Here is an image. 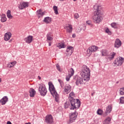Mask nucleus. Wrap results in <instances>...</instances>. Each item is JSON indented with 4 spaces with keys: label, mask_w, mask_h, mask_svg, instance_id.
<instances>
[{
    "label": "nucleus",
    "mask_w": 124,
    "mask_h": 124,
    "mask_svg": "<svg viewBox=\"0 0 124 124\" xmlns=\"http://www.w3.org/2000/svg\"><path fill=\"white\" fill-rule=\"evenodd\" d=\"M25 124H31V123L29 122V123H26Z\"/></svg>",
    "instance_id": "50"
},
{
    "label": "nucleus",
    "mask_w": 124,
    "mask_h": 124,
    "mask_svg": "<svg viewBox=\"0 0 124 124\" xmlns=\"http://www.w3.org/2000/svg\"><path fill=\"white\" fill-rule=\"evenodd\" d=\"M66 52L68 53L69 55H72V53H73V47L71 46H68Z\"/></svg>",
    "instance_id": "19"
},
{
    "label": "nucleus",
    "mask_w": 124,
    "mask_h": 124,
    "mask_svg": "<svg viewBox=\"0 0 124 124\" xmlns=\"http://www.w3.org/2000/svg\"><path fill=\"white\" fill-rule=\"evenodd\" d=\"M76 31H77V32H78V33H79V32H80V31H82V28L77 29Z\"/></svg>",
    "instance_id": "44"
},
{
    "label": "nucleus",
    "mask_w": 124,
    "mask_h": 124,
    "mask_svg": "<svg viewBox=\"0 0 124 124\" xmlns=\"http://www.w3.org/2000/svg\"><path fill=\"white\" fill-rule=\"evenodd\" d=\"M29 92L30 97H34V95L36 93L35 90L33 88H30Z\"/></svg>",
    "instance_id": "15"
},
{
    "label": "nucleus",
    "mask_w": 124,
    "mask_h": 124,
    "mask_svg": "<svg viewBox=\"0 0 124 124\" xmlns=\"http://www.w3.org/2000/svg\"><path fill=\"white\" fill-rule=\"evenodd\" d=\"M124 58L122 57H117L113 62L115 66H121L124 63Z\"/></svg>",
    "instance_id": "6"
},
{
    "label": "nucleus",
    "mask_w": 124,
    "mask_h": 124,
    "mask_svg": "<svg viewBox=\"0 0 124 124\" xmlns=\"http://www.w3.org/2000/svg\"><path fill=\"white\" fill-rule=\"evenodd\" d=\"M48 86L49 92H50L51 94L53 95V97H54L55 101H56V102H59V101L60 100V96L58 95L57 91H56L54 85H53L52 82H49Z\"/></svg>",
    "instance_id": "3"
},
{
    "label": "nucleus",
    "mask_w": 124,
    "mask_h": 124,
    "mask_svg": "<svg viewBox=\"0 0 124 124\" xmlns=\"http://www.w3.org/2000/svg\"><path fill=\"white\" fill-rule=\"evenodd\" d=\"M65 29L66 30V32H69V33H71L73 30V28H72V25L70 24H68V26H66L65 27Z\"/></svg>",
    "instance_id": "17"
},
{
    "label": "nucleus",
    "mask_w": 124,
    "mask_h": 124,
    "mask_svg": "<svg viewBox=\"0 0 124 124\" xmlns=\"http://www.w3.org/2000/svg\"><path fill=\"white\" fill-rule=\"evenodd\" d=\"M74 17L75 19H78L79 18V15L78 14H75L74 15Z\"/></svg>",
    "instance_id": "43"
},
{
    "label": "nucleus",
    "mask_w": 124,
    "mask_h": 124,
    "mask_svg": "<svg viewBox=\"0 0 124 124\" xmlns=\"http://www.w3.org/2000/svg\"><path fill=\"white\" fill-rule=\"evenodd\" d=\"M48 46H51V43L48 42Z\"/></svg>",
    "instance_id": "48"
},
{
    "label": "nucleus",
    "mask_w": 124,
    "mask_h": 124,
    "mask_svg": "<svg viewBox=\"0 0 124 124\" xmlns=\"http://www.w3.org/2000/svg\"><path fill=\"white\" fill-rule=\"evenodd\" d=\"M74 96H75V94L73 92H71L69 94V99H71V100H72V99H74L73 98L74 97Z\"/></svg>",
    "instance_id": "32"
},
{
    "label": "nucleus",
    "mask_w": 124,
    "mask_h": 124,
    "mask_svg": "<svg viewBox=\"0 0 124 124\" xmlns=\"http://www.w3.org/2000/svg\"><path fill=\"white\" fill-rule=\"evenodd\" d=\"M7 101H8V98L6 96L3 97V98L0 100V102L2 105H5Z\"/></svg>",
    "instance_id": "18"
},
{
    "label": "nucleus",
    "mask_w": 124,
    "mask_h": 124,
    "mask_svg": "<svg viewBox=\"0 0 124 124\" xmlns=\"http://www.w3.org/2000/svg\"><path fill=\"white\" fill-rule=\"evenodd\" d=\"M33 38V37H32V36L29 35L28 37L25 38L24 40L26 43L30 44V43H31V42H32Z\"/></svg>",
    "instance_id": "14"
},
{
    "label": "nucleus",
    "mask_w": 124,
    "mask_h": 124,
    "mask_svg": "<svg viewBox=\"0 0 124 124\" xmlns=\"http://www.w3.org/2000/svg\"><path fill=\"white\" fill-rule=\"evenodd\" d=\"M7 17H8L9 19H12V18H13V16L11 15L10 10H8L7 12Z\"/></svg>",
    "instance_id": "31"
},
{
    "label": "nucleus",
    "mask_w": 124,
    "mask_h": 124,
    "mask_svg": "<svg viewBox=\"0 0 124 124\" xmlns=\"http://www.w3.org/2000/svg\"><path fill=\"white\" fill-rule=\"evenodd\" d=\"M70 105V103L69 102H66L64 105V108H68Z\"/></svg>",
    "instance_id": "36"
},
{
    "label": "nucleus",
    "mask_w": 124,
    "mask_h": 124,
    "mask_svg": "<svg viewBox=\"0 0 124 124\" xmlns=\"http://www.w3.org/2000/svg\"><path fill=\"white\" fill-rule=\"evenodd\" d=\"M101 56L102 57H104L105 56H107V55H108V52L107 51V50H105V49H102L101 51Z\"/></svg>",
    "instance_id": "23"
},
{
    "label": "nucleus",
    "mask_w": 124,
    "mask_h": 124,
    "mask_svg": "<svg viewBox=\"0 0 124 124\" xmlns=\"http://www.w3.org/2000/svg\"><path fill=\"white\" fill-rule=\"evenodd\" d=\"M78 116V113L75 111L74 112L71 113L70 114V120L69 124H72L74 122H75V120L77 119Z\"/></svg>",
    "instance_id": "7"
},
{
    "label": "nucleus",
    "mask_w": 124,
    "mask_h": 124,
    "mask_svg": "<svg viewBox=\"0 0 124 124\" xmlns=\"http://www.w3.org/2000/svg\"><path fill=\"white\" fill-rule=\"evenodd\" d=\"M70 104L71 105V110L78 109L81 106V103H80V100L78 99H72L70 100Z\"/></svg>",
    "instance_id": "4"
},
{
    "label": "nucleus",
    "mask_w": 124,
    "mask_h": 124,
    "mask_svg": "<svg viewBox=\"0 0 124 124\" xmlns=\"http://www.w3.org/2000/svg\"><path fill=\"white\" fill-rule=\"evenodd\" d=\"M39 92L43 96L46 95L47 93V89L46 88V86L44 84H41L39 85Z\"/></svg>",
    "instance_id": "5"
},
{
    "label": "nucleus",
    "mask_w": 124,
    "mask_h": 124,
    "mask_svg": "<svg viewBox=\"0 0 124 124\" xmlns=\"http://www.w3.org/2000/svg\"><path fill=\"white\" fill-rule=\"evenodd\" d=\"M46 38L47 41H52L53 40V38L52 37V34L49 33L46 35Z\"/></svg>",
    "instance_id": "26"
},
{
    "label": "nucleus",
    "mask_w": 124,
    "mask_h": 124,
    "mask_svg": "<svg viewBox=\"0 0 124 124\" xmlns=\"http://www.w3.org/2000/svg\"><path fill=\"white\" fill-rule=\"evenodd\" d=\"M72 77L70 76L69 75H68V76H67L66 77V80L67 82H68V81H69L70 78H71Z\"/></svg>",
    "instance_id": "41"
},
{
    "label": "nucleus",
    "mask_w": 124,
    "mask_h": 124,
    "mask_svg": "<svg viewBox=\"0 0 124 124\" xmlns=\"http://www.w3.org/2000/svg\"><path fill=\"white\" fill-rule=\"evenodd\" d=\"M11 36H12L11 32H7L4 34V40H5V41H8V40L11 38Z\"/></svg>",
    "instance_id": "12"
},
{
    "label": "nucleus",
    "mask_w": 124,
    "mask_h": 124,
    "mask_svg": "<svg viewBox=\"0 0 124 124\" xmlns=\"http://www.w3.org/2000/svg\"><path fill=\"white\" fill-rule=\"evenodd\" d=\"M80 29H82V31H85L86 30V27L83 26L82 28H81Z\"/></svg>",
    "instance_id": "45"
},
{
    "label": "nucleus",
    "mask_w": 124,
    "mask_h": 124,
    "mask_svg": "<svg viewBox=\"0 0 124 124\" xmlns=\"http://www.w3.org/2000/svg\"><path fill=\"white\" fill-rule=\"evenodd\" d=\"M16 63H17V62H16V61L9 62L7 64V66L9 68H11V67H13V66H15L16 65Z\"/></svg>",
    "instance_id": "21"
},
{
    "label": "nucleus",
    "mask_w": 124,
    "mask_h": 124,
    "mask_svg": "<svg viewBox=\"0 0 124 124\" xmlns=\"http://www.w3.org/2000/svg\"><path fill=\"white\" fill-rule=\"evenodd\" d=\"M105 32L107 33H108V34H111V31H110V30H109V29L108 28H105Z\"/></svg>",
    "instance_id": "37"
},
{
    "label": "nucleus",
    "mask_w": 124,
    "mask_h": 124,
    "mask_svg": "<svg viewBox=\"0 0 124 124\" xmlns=\"http://www.w3.org/2000/svg\"><path fill=\"white\" fill-rule=\"evenodd\" d=\"M80 75L81 78L77 77L76 78V85L77 86L85 85L87 82L90 81L91 78V70H90V68L85 65L82 66Z\"/></svg>",
    "instance_id": "1"
},
{
    "label": "nucleus",
    "mask_w": 124,
    "mask_h": 124,
    "mask_svg": "<svg viewBox=\"0 0 124 124\" xmlns=\"http://www.w3.org/2000/svg\"><path fill=\"white\" fill-rule=\"evenodd\" d=\"M1 22H2V23H4V22H6V16L5 15L3 14L1 16Z\"/></svg>",
    "instance_id": "30"
},
{
    "label": "nucleus",
    "mask_w": 124,
    "mask_h": 124,
    "mask_svg": "<svg viewBox=\"0 0 124 124\" xmlns=\"http://www.w3.org/2000/svg\"><path fill=\"white\" fill-rule=\"evenodd\" d=\"M7 124H12V123H11V122L10 121H8L7 122Z\"/></svg>",
    "instance_id": "47"
},
{
    "label": "nucleus",
    "mask_w": 124,
    "mask_h": 124,
    "mask_svg": "<svg viewBox=\"0 0 124 124\" xmlns=\"http://www.w3.org/2000/svg\"><path fill=\"white\" fill-rule=\"evenodd\" d=\"M112 106L109 105L108 107H107L106 110L105 111V114L106 115H108V114H110L111 113V111H112Z\"/></svg>",
    "instance_id": "20"
},
{
    "label": "nucleus",
    "mask_w": 124,
    "mask_h": 124,
    "mask_svg": "<svg viewBox=\"0 0 124 124\" xmlns=\"http://www.w3.org/2000/svg\"><path fill=\"white\" fill-rule=\"evenodd\" d=\"M71 91V86L69 84H66L64 88L63 92L66 93L67 94L69 93Z\"/></svg>",
    "instance_id": "13"
},
{
    "label": "nucleus",
    "mask_w": 124,
    "mask_h": 124,
    "mask_svg": "<svg viewBox=\"0 0 124 124\" xmlns=\"http://www.w3.org/2000/svg\"><path fill=\"white\" fill-rule=\"evenodd\" d=\"M68 75L72 77L74 75V70L73 68H71L68 70Z\"/></svg>",
    "instance_id": "27"
},
{
    "label": "nucleus",
    "mask_w": 124,
    "mask_h": 124,
    "mask_svg": "<svg viewBox=\"0 0 124 124\" xmlns=\"http://www.w3.org/2000/svg\"><path fill=\"white\" fill-rule=\"evenodd\" d=\"M94 7H97L96 11L94 13V15L92 17L93 22L95 24H99L101 22H102L103 18L100 15V10L102 9V7L100 5L94 6Z\"/></svg>",
    "instance_id": "2"
},
{
    "label": "nucleus",
    "mask_w": 124,
    "mask_h": 124,
    "mask_svg": "<svg viewBox=\"0 0 124 124\" xmlns=\"http://www.w3.org/2000/svg\"><path fill=\"white\" fill-rule=\"evenodd\" d=\"M72 37H73V38H75V37H76V35L75 34H73Z\"/></svg>",
    "instance_id": "46"
},
{
    "label": "nucleus",
    "mask_w": 124,
    "mask_h": 124,
    "mask_svg": "<svg viewBox=\"0 0 124 124\" xmlns=\"http://www.w3.org/2000/svg\"><path fill=\"white\" fill-rule=\"evenodd\" d=\"M56 66L57 70H58L59 72H62V70L61 68V67L60 66V65H59V64H56Z\"/></svg>",
    "instance_id": "35"
},
{
    "label": "nucleus",
    "mask_w": 124,
    "mask_h": 124,
    "mask_svg": "<svg viewBox=\"0 0 124 124\" xmlns=\"http://www.w3.org/2000/svg\"><path fill=\"white\" fill-rule=\"evenodd\" d=\"M111 122V118L107 117L103 122V124H109Z\"/></svg>",
    "instance_id": "24"
},
{
    "label": "nucleus",
    "mask_w": 124,
    "mask_h": 124,
    "mask_svg": "<svg viewBox=\"0 0 124 124\" xmlns=\"http://www.w3.org/2000/svg\"><path fill=\"white\" fill-rule=\"evenodd\" d=\"M98 49V47L95 46H92L89 47L87 49V53L89 55H92V53H94V52H96Z\"/></svg>",
    "instance_id": "8"
},
{
    "label": "nucleus",
    "mask_w": 124,
    "mask_h": 124,
    "mask_svg": "<svg viewBox=\"0 0 124 124\" xmlns=\"http://www.w3.org/2000/svg\"><path fill=\"white\" fill-rule=\"evenodd\" d=\"M58 81L59 82L60 84V86L62 88V86H63V82H62V80L59 79Z\"/></svg>",
    "instance_id": "40"
},
{
    "label": "nucleus",
    "mask_w": 124,
    "mask_h": 124,
    "mask_svg": "<svg viewBox=\"0 0 124 124\" xmlns=\"http://www.w3.org/2000/svg\"><path fill=\"white\" fill-rule=\"evenodd\" d=\"M46 122L47 124H53L54 122L53 116L51 114L46 115Z\"/></svg>",
    "instance_id": "10"
},
{
    "label": "nucleus",
    "mask_w": 124,
    "mask_h": 124,
    "mask_svg": "<svg viewBox=\"0 0 124 124\" xmlns=\"http://www.w3.org/2000/svg\"><path fill=\"white\" fill-rule=\"evenodd\" d=\"M27 7H29V2H21L20 4L18 5V8L21 10L25 9V8H27Z\"/></svg>",
    "instance_id": "9"
},
{
    "label": "nucleus",
    "mask_w": 124,
    "mask_h": 124,
    "mask_svg": "<svg viewBox=\"0 0 124 124\" xmlns=\"http://www.w3.org/2000/svg\"><path fill=\"white\" fill-rule=\"evenodd\" d=\"M115 56H116V53L112 52L110 53L109 55L108 56V60H113L114 58L115 57Z\"/></svg>",
    "instance_id": "22"
},
{
    "label": "nucleus",
    "mask_w": 124,
    "mask_h": 124,
    "mask_svg": "<svg viewBox=\"0 0 124 124\" xmlns=\"http://www.w3.org/2000/svg\"><path fill=\"white\" fill-rule=\"evenodd\" d=\"M37 15L38 18H41V17H43L45 15V12H43L41 9L38 10L37 11Z\"/></svg>",
    "instance_id": "16"
},
{
    "label": "nucleus",
    "mask_w": 124,
    "mask_h": 124,
    "mask_svg": "<svg viewBox=\"0 0 124 124\" xmlns=\"http://www.w3.org/2000/svg\"><path fill=\"white\" fill-rule=\"evenodd\" d=\"M38 78L39 79V80L41 79V78L40 77V76H38Z\"/></svg>",
    "instance_id": "49"
},
{
    "label": "nucleus",
    "mask_w": 124,
    "mask_h": 124,
    "mask_svg": "<svg viewBox=\"0 0 124 124\" xmlns=\"http://www.w3.org/2000/svg\"><path fill=\"white\" fill-rule=\"evenodd\" d=\"M51 19L49 17H46L44 19V22L46 23V24H49V23H51Z\"/></svg>",
    "instance_id": "25"
},
{
    "label": "nucleus",
    "mask_w": 124,
    "mask_h": 124,
    "mask_svg": "<svg viewBox=\"0 0 124 124\" xmlns=\"http://www.w3.org/2000/svg\"><path fill=\"white\" fill-rule=\"evenodd\" d=\"M57 46L59 48V49H62V48H65L64 43H59L57 45Z\"/></svg>",
    "instance_id": "29"
},
{
    "label": "nucleus",
    "mask_w": 124,
    "mask_h": 124,
    "mask_svg": "<svg viewBox=\"0 0 124 124\" xmlns=\"http://www.w3.org/2000/svg\"><path fill=\"white\" fill-rule=\"evenodd\" d=\"M87 25H88V26H93V24H92V21L89 20V21H87L86 22Z\"/></svg>",
    "instance_id": "42"
},
{
    "label": "nucleus",
    "mask_w": 124,
    "mask_h": 124,
    "mask_svg": "<svg viewBox=\"0 0 124 124\" xmlns=\"http://www.w3.org/2000/svg\"><path fill=\"white\" fill-rule=\"evenodd\" d=\"M1 82V78H0V83Z\"/></svg>",
    "instance_id": "51"
},
{
    "label": "nucleus",
    "mask_w": 124,
    "mask_h": 124,
    "mask_svg": "<svg viewBox=\"0 0 124 124\" xmlns=\"http://www.w3.org/2000/svg\"><path fill=\"white\" fill-rule=\"evenodd\" d=\"M120 103H121V104H124V97H121L120 98Z\"/></svg>",
    "instance_id": "39"
},
{
    "label": "nucleus",
    "mask_w": 124,
    "mask_h": 124,
    "mask_svg": "<svg viewBox=\"0 0 124 124\" xmlns=\"http://www.w3.org/2000/svg\"><path fill=\"white\" fill-rule=\"evenodd\" d=\"M74 0V1H76V0Z\"/></svg>",
    "instance_id": "52"
},
{
    "label": "nucleus",
    "mask_w": 124,
    "mask_h": 124,
    "mask_svg": "<svg viewBox=\"0 0 124 124\" xmlns=\"http://www.w3.org/2000/svg\"><path fill=\"white\" fill-rule=\"evenodd\" d=\"M103 113V111L101 109H98L97 111V114H98V115H102Z\"/></svg>",
    "instance_id": "38"
},
{
    "label": "nucleus",
    "mask_w": 124,
    "mask_h": 124,
    "mask_svg": "<svg viewBox=\"0 0 124 124\" xmlns=\"http://www.w3.org/2000/svg\"><path fill=\"white\" fill-rule=\"evenodd\" d=\"M111 27L113 28V29H118V27H119V25L118 23H116L115 22H113L110 24Z\"/></svg>",
    "instance_id": "28"
},
{
    "label": "nucleus",
    "mask_w": 124,
    "mask_h": 124,
    "mask_svg": "<svg viewBox=\"0 0 124 124\" xmlns=\"http://www.w3.org/2000/svg\"><path fill=\"white\" fill-rule=\"evenodd\" d=\"M119 93L120 95H124V87L121 88L119 90Z\"/></svg>",
    "instance_id": "33"
},
{
    "label": "nucleus",
    "mask_w": 124,
    "mask_h": 124,
    "mask_svg": "<svg viewBox=\"0 0 124 124\" xmlns=\"http://www.w3.org/2000/svg\"><path fill=\"white\" fill-rule=\"evenodd\" d=\"M121 46H122V41H121L119 38L116 39L114 43V47L118 49L120 48Z\"/></svg>",
    "instance_id": "11"
},
{
    "label": "nucleus",
    "mask_w": 124,
    "mask_h": 124,
    "mask_svg": "<svg viewBox=\"0 0 124 124\" xmlns=\"http://www.w3.org/2000/svg\"><path fill=\"white\" fill-rule=\"evenodd\" d=\"M53 10L54 11V13H55V14L56 15H58V14H59V12L58 11V7L54 6H53Z\"/></svg>",
    "instance_id": "34"
}]
</instances>
